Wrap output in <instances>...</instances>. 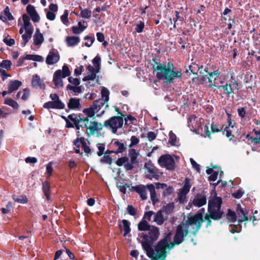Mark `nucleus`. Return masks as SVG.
<instances>
[{
    "label": "nucleus",
    "mask_w": 260,
    "mask_h": 260,
    "mask_svg": "<svg viewBox=\"0 0 260 260\" xmlns=\"http://www.w3.org/2000/svg\"><path fill=\"white\" fill-rule=\"evenodd\" d=\"M148 231L149 235L142 236L144 240L142 242L143 249L151 260H165L167 255V249L173 247V244L171 242L170 236L168 235L159 241L153 249L152 248L153 242L159 237V230L156 226H151Z\"/></svg>",
    "instance_id": "obj_1"
},
{
    "label": "nucleus",
    "mask_w": 260,
    "mask_h": 260,
    "mask_svg": "<svg viewBox=\"0 0 260 260\" xmlns=\"http://www.w3.org/2000/svg\"><path fill=\"white\" fill-rule=\"evenodd\" d=\"M153 69L158 79L169 83H173L175 79L181 78L182 75L181 71L175 70L173 64L170 62L167 64L155 62L153 65Z\"/></svg>",
    "instance_id": "obj_2"
},
{
    "label": "nucleus",
    "mask_w": 260,
    "mask_h": 260,
    "mask_svg": "<svg viewBox=\"0 0 260 260\" xmlns=\"http://www.w3.org/2000/svg\"><path fill=\"white\" fill-rule=\"evenodd\" d=\"M222 199L220 197H215L209 201L208 203V212L209 216L206 215L205 219L209 220V217L214 219L218 220L220 219L223 214V212L221 210L222 204Z\"/></svg>",
    "instance_id": "obj_3"
},
{
    "label": "nucleus",
    "mask_w": 260,
    "mask_h": 260,
    "mask_svg": "<svg viewBox=\"0 0 260 260\" xmlns=\"http://www.w3.org/2000/svg\"><path fill=\"white\" fill-rule=\"evenodd\" d=\"M189 230L193 234L192 226L189 223L188 219L183 221L177 227L176 234L174 237V242L176 244H179L184 241V238L188 234Z\"/></svg>",
    "instance_id": "obj_4"
},
{
    "label": "nucleus",
    "mask_w": 260,
    "mask_h": 260,
    "mask_svg": "<svg viewBox=\"0 0 260 260\" xmlns=\"http://www.w3.org/2000/svg\"><path fill=\"white\" fill-rule=\"evenodd\" d=\"M123 119L121 116H112L104 121V126L112 133L116 134L117 130L122 127Z\"/></svg>",
    "instance_id": "obj_5"
},
{
    "label": "nucleus",
    "mask_w": 260,
    "mask_h": 260,
    "mask_svg": "<svg viewBox=\"0 0 260 260\" xmlns=\"http://www.w3.org/2000/svg\"><path fill=\"white\" fill-rule=\"evenodd\" d=\"M174 158L178 160L180 157L178 156L169 154L162 155L158 159V163L162 168L168 170H174L175 168Z\"/></svg>",
    "instance_id": "obj_6"
},
{
    "label": "nucleus",
    "mask_w": 260,
    "mask_h": 260,
    "mask_svg": "<svg viewBox=\"0 0 260 260\" xmlns=\"http://www.w3.org/2000/svg\"><path fill=\"white\" fill-rule=\"evenodd\" d=\"M109 91L106 87H103L101 90L102 98H100L96 101H94L93 103V107L97 108L98 112H99L103 107H105V108L102 110L101 113L104 114L105 110L108 107V102L109 100Z\"/></svg>",
    "instance_id": "obj_7"
},
{
    "label": "nucleus",
    "mask_w": 260,
    "mask_h": 260,
    "mask_svg": "<svg viewBox=\"0 0 260 260\" xmlns=\"http://www.w3.org/2000/svg\"><path fill=\"white\" fill-rule=\"evenodd\" d=\"M83 121L84 126L86 128V134L89 137L98 134L103 129L104 126V124L96 121H90L89 123L88 117H85Z\"/></svg>",
    "instance_id": "obj_8"
},
{
    "label": "nucleus",
    "mask_w": 260,
    "mask_h": 260,
    "mask_svg": "<svg viewBox=\"0 0 260 260\" xmlns=\"http://www.w3.org/2000/svg\"><path fill=\"white\" fill-rule=\"evenodd\" d=\"M71 72L69 67L67 65H63L62 70H58L56 71L53 77V81L57 88L61 87L63 86L62 78H64L70 75Z\"/></svg>",
    "instance_id": "obj_9"
},
{
    "label": "nucleus",
    "mask_w": 260,
    "mask_h": 260,
    "mask_svg": "<svg viewBox=\"0 0 260 260\" xmlns=\"http://www.w3.org/2000/svg\"><path fill=\"white\" fill-rule=\"evenodd\" d=\"M145 177L150 180H159L160 176L159 170L152 163L151 161L146 162L144 165Z\"/></svg>",
    "instance_id": "obj_10"
},
{
    "label": "nucleus",
    "mask_w": 260,
    "mask_h": 260,
    "mask_svg": "<svg viewBox=\"0 0 260 260\" xmlns=\"http://www.w3.org/2000/svg\"><path fill=\"white\" fill-rule=\"evenodd\" d=\"M204 212L205 209L202 208L195 215L188 216L187 218L189 223L192 226V232L193 234H195L201 228L203 221V214Z\"/></svg>",
    "instance_id": "obj_11"
},
{
    "label": "nucleus",
    "mask_w": 260,
    "mask_h": 260,
    "mask_svg": "<svg viewBox=\"0 0 260 260\" xmlns=\"http://www.w3.org/2000/svg\"><path fill=\"white\" fill-rule=\"evenodd\" d=\"M49 97L52 101L45 103L43 105L44 108L47 109H55L59 110L64 109V104L61 102L56 93H51Z\"/></svg>",
    "instance_id": "obj_12"
},
{
    "label": "nucleus",
    "mask_w": 260,
    "mask_h": 260,
    "mask_svg": "<svg viewBox=\"0 0 260 260\" xmlns=\"http://www.w3.org/2000/svg\"><path fill=\"white\" fill-rule=\"evenodd\" d=\"M225 77L220 75L219 71L216 70L209 74L208 77L209 87L215 90L214 88L216 87L218 89V87L220 86V84H222L225 82Z\"/></svg>",
    "instance_id": "obj_13"
},
{
    "label": "nucleus",
    "mask_w": 260,
    "mask_h": 260,
    "mask_svg": "<svg viewBox=\"0 0 260 260\" xmlns=\"http://www.w3.org/2000/svg\"><path fill=\"white\" fill-rule=\"evenodd\" d=\"M110 147L114 149V151H112L113 153L118 154L122 153L126 150V144L123 140L113 139L110 143Z\"/></svg>",
    "instance_id": "obj_14"
},
{
    "label": "nucleus",
    "mask_w": 260,
    "mask_h": 260,
    "mask_svg": "<svg viewBox=\"0 0 260 260\" xmlns=\"http://www.w3.org/2000/svg\"><path fill=\"white\" fill-rule=\"evenodd\" d=\"M190 188V180L189 178H186L183 187L180 189L178 192L177 201L180 203H184L186 201V196L189 192Z\"/></svg>",
    "instance_id": "obj_15"
},
{
    "label": "nucleus",
    "mask_w": 260,
    "mask_h": 260,
    "mask_svg": "<svg viewBox=\"0 0 260 260\" xmlns=\"http://www.w3.org/2000/svg\"><path fill=\"white\" fill-rule=\"evenodd\" d=\"M73 143L74 145L76 146V147L74 148V149L76 153H80L79 143H80L81 144L82 148L83 149L84 152L87 156H89L91 154V149L87 145L86 140L84 138L81 137L80 138H77L74 141Z\"/></svg>",
    "instance_id": "obj_16"
},
{
    "label": "nucleus",
    "mask_w": 260,
    "mask_h": 260,
    "mask_svg": "<svg viewBox=\"0 0 260 260\" xmlns=\"http://www.w3.org/2000/svg\"><path fill=\"white\" fill-rule=\"evenodd\" d=\"M25 21V32L21 36L22 42L21 43V46L23 47H24L26 43L30 40L34 32L33 26L28 23L27 20Z\"/></svg>",
    "instance_id": "obj_17"
},
{
    "label": "nucleus",
    "mask_w": 260,
    "mask_h": 260,
    "mask_svg": "<svg viewBox=\"0 0 260 260\" xmlns=\"http://www.w3.org/2000/svg\"><path fill=\"white\" fill-rule=\"evenodd\" d=\"M60 56L56 50H51L46 58V63L48 65H53L58 62Z\"/></svg>",
    "instance_id": "obj_18"
},
{
    "label": "nucleus",
    "mask_w": 260,
    "mask_h": 260,
    "mask_svg": "<svg viewBox=\"0 0 260 260\" xmlns=\"http://www.w3.org/2000/svg\"><path fill=\"white\" fill-rule=\"evenodd\" d=\"M132 189L138 193L142 200H145L147 199V186L140 184L132 186Z\"/></svg>",
    "instance_id": "obj_19"
},
{
    "label": "nucleus",
    "mask_w": 260,
    "mask_h": 260,
    "mask_svg": "<svg viewBox=\"0 0 260 260\" xmlns=\"http://www.w3.org/2000/svg\"><path fill=\"white\" fill-rule=\"evenodd\" d=\"M11 61L9 60H3L0 63V75L3 81L6 80L9 76L6 70L3 69L8 70L11 68Z\"/></svg>",
    "instance_id": "obj_20"
},
{
    "label": "nucleus",
    "mask_w": 260,
    "mask_h": 260,
    "mask_svg": "<svg viewBox=\"0 0 260 260\" xmlns=\"http://www.w3.org/2000/svg\"><path fill=\"white\" fill-rule=\"evenodd\" d=\"M200 124L201 123L198 122L197 117L196 116L191 115L188 117L187 126L191 131H199Z\"/></svg>",
    "instance_id": "obj_21"
},
{
    "label": "nucleus",
    "mask_w": 260,
    "mask_h": 260,
    "mask_svg": "<svg viewBox=\"0 0 260 260\" xmlns=\"http://www.w3.org/2000/svg\"><path fill=\"white\" fill-rule=\"evenodd\" d=\"M115 163L119 167L123 166L126 171L132 170L134 168V166L132 163H130L128 158L126 156H123L118 158Z\"/></svg>",
    "instance_id": "obj_22"
},
{
    "label": "nucleus",
    "mask_w": 260,
    "mask_h": 260,
    "mask_svg": "<svg viewBox=\"0 0 260 260\" xmlns=\"http://www.w3.org/2000/svg\"><path fill=\"white\" fill-rule=\"evenodd\" d=\"M207 203L206 197L204 193H198L193 198L192 203V204L198 207H200Z\"/></svg>",
    "instance_id": "obj_23"
},
{
    "label": "nucleus",
    "mask_w": 260,
    "mask_h": 260,
    "mask_svg": "<svg viewBox=\"0 0 260 260\" xmlns=\"http://www.w3.org/2000/svg\"><path fill=\"white\" fill-rule=\"evenodd\" d=\"M218 89L221 95H225L230 96V94L234 93L235 89L231 84L226 83L224 85H221L218 87Z\"/></svg>",
    "instance_id": "obj_24"
},
{
    "label": "nucleus",
    "mask_w": 260,
    "mask_h": 260,
    "mask_svg": "<svg viewBox=\"0 0 260 260\" xmlns=\"http://www.w3.org/2000/svg\"><path fill=\"white\" fill-rule=\"evenodd\" d=\"M31 86L34 88L39 87L41 89H45V84L44 83V79L41 78L38 75H34L32 77Z\"/></svg>",
    "instance_id": "obj_25"
},
{
    "label": "nucleus",
    "mask_w": 260,
    "mask_h": 260,
    "mask_svg": "<svg viewBox=\"0 0 260 260\" xmlns=\"http://www.w3.org/2000/svg\"><path fill=\"white\" fill-rule=\"evenodd\" d=\"M87 69L88 71L87 75L83 78V81L94 80L96 78V74L99 72V70L94 69V67L91 65H88Z\"/></svg>",
    "instance_id": "obj_26"
},
{
    "label": "nucleus",
    "mask_w": 260,
    "mask_h": 260,
    "mask_svg": "<svg viewBox=\"0 0 260 260\" xmlns=\"http://www.w3.org/2000/svg\"><path fill=\"white\" fill-rule=\"evenodd\" d=\"M26 12L29 15L31 20L34 22H39L40 20V17L37 13L35 8L31 5H28L26 7Z\"/></svg>",
    "instance_id": "obj_27"
},
{
    "label": "nucleus",
    "mask_w": 260,
    "mask_h": 260,
    "mask_svg": "<svg viewBox=\"0 0 260 260\" xmlns=\"http://www.w3.org/2000/svg\"><path fill=\"white\" fill-rule=\"evenodd\" d=\"M80 107V100L79 99L71 98L68 103V108L69 110L78 109Z\"/></svg>",
    "instance_id": "obj_28"
},
{
    "label": "nucleus",
    "mask_w": 260,
    "mask_h": 260,
    "mask_svg": "<svg viewBox=\"0 0 260 260\" xmlns=\"http://www.w3.org/2000/svg\"><path fill=\"white\" fill-rule=\"evenodd\" d=\"M34 43L36 46H40L44 41L43 35L40 32V29L37 28L33 36Z\"/></svg>",
    "instance_id": "obj_29"
},
{
    "label": "nucleus",
    "mask_w": 260,
    "mask_h": 260,
    "mask_svg": "<svg viewBox=\"0 0 260 260\" xmlns=\"http://www.w3.org/2000/svg\"><path fill=\"white\" fill-rule=\"evenodd\" d=\"M148 189L150 193V199L153 205H155L158 202V199L155 192V187L153 184H150L147 185Z\"/></svg>",
    "instance_id": "obj_30"
},
{
    "label": "nucleus",
    "mask_w": 260,
    "mask_h": 260,
    "mask_svg": "<svg viewBox=\"0 0 260 260\" xmlns=\"http://www.w3.org/2000/svg\"><path fill=\"white\" fill-rule=\"evenodd\" d=\"M121 222L122 223V225L119 224V225L121 231H123L124 232L123 236L126 237L131 231V223L127 220L126 219H123L121 221Z\"/></svg>",
    "instance_id": "obj_31"
},
{
    "label": "nucleus",
    "mask_w": 260,
    "mask_h": 260,
    "mask_svg": "<svg viewBox=\"0 0 260 260\" xmlns=\"http://www.w3.org/2000/svg\"><path fill=\"white\" fill-rule=\"evenodd\" d=\"M42 190L46 200L48 201L50 200V185L48 182L45 181L42 183Z\"/></svg>",
    "instance_id": "obj_32"
},
{
    "label": "nucleus",
    "mask_w": 260,
    "mask_h": 260,
    "mask_svg": "<svg viewBox=\"0 0 260 260\" xmlns=\"http://www.w3.org/2000/svg\"><path fill=\"white\" fill-rule=\"evenodd\" d=\"M21 85V82L18 80H12L10 81L8 88L9 89V91L12 93L17 90Z\"/></svg>",
    "instance_id": "obj_33"
},
{
    "label": "nucleus",
    "mask_w": 260,
    "mask_h": 260,
    "mask_svg": "<svg viewBox=\"0 0 260 260\" xmlns=\"http://www.w3.org/2000/svg\"><path fill=\"white\" fill-rule=\"evenodd\" d=\"M139 155V153L135 149H130L128 150V157L130 158V163L133 165L138 163L137 157Z\"/></svg>",
    "instance_id": "obj_34"
},
{
    "label": "nucleus",
    "mask_w": 260,
    "mask_h": 260,
    "mask_svg": "<svg viewBox=\"0 0 260 260\" xmlns=\"http://www.w3.org/2000/svg\"><path fill=\"white\" fill-rule=\"evenodd\" d=\"M97 112H98L97 108L93 107V104L90 107L85 108L83 110V113L87 116L86 117H88V118L93 117Z\"/></svg>",
    "instance_id": "obj_35"
},
{
    "label": "nucleus",
    "mask_w": 260,
    "mask_h": 260,
    "mask_svg": "<svg viewBox=\"0 0 260 260\" xmlns=\"http://www.w3.org/2000/svg\"><path fill=\"white\" fill-rule=\"evenodd\" d=\"M68 46L73 47L77 45L80 42V38L77 36H69L66 38Z\"/></svg>",
    "instance_id": "obj_36"
},
{
    "label": "nucleus",
    "mask_w": 260,
    "mask_h": 260,
    "mask_svg": "<svg viewBox=\"0 0 260 260\" xmlns=\"http://www.w3.org/2000/svg\"><path fill=\"white\" fill-rule=\"evenodd\" d=\"M67 90L71 91L74 95H77L82 92L81 86H73L71 84H68L67 86Z\"/></svg>",
    "instance_id": "obj_37"
},
{
    "label": "nucleus",
    "mask_w": 260,
    "mask_h": 260,
    "mask_svg": "<svg viewBox=\"0 0 260 260\" xmlns=\"http://www.w3.org/2000/svg\"><path fill=\"white\" fill-rule=\"evenodd\" d=\"M164 221L165 219L161 211H157L154 215L153 221L155 222L158 225H161Z\"/></svg>",
    "instance_id": "obj_38"
},
{
    "label": "nucleus",
    "mask_w": 260,
    "mask_h": 260,
    "mask_svg": "<svg viewBox=\"0 0 260 260\" xmlns=\"http://www.w3.org/2000/svg\"><path fill=\"white\" fill-rule=\"evenodd\" d=\"M254 133L255 135V137H253L252 136H250V135L248 134L246 136V138L248 140H251V142L257 144L259 143L260 144V129L258 131H255Z\"/></svg>",
    "instance_id": "obj_39"
},
{
    "label": "nucleus",
    "mask_w": 260,
    "mask_h": 260,
    "mask_svg": "<svg viewBox=\"0 0 260 260\" xmlns=\"http://www.w3.org/2000/svg\"><path fill=\"white\" fill-rule=\"evenodd\" d=\"M237 214L239 217L238 219V222L239 223H241L243 221L248 220V217L247 216V214L244 212V211L241 208H240L237 211Z\"/></svg>",
    "instance_id": "obj_40"
},
{
    "label": "nucleus",
    "mask_w": 260,
    "mask_h": 260,
    "mask_svg": "<svg viewBox=\"0 0 260 260\" xmlns=\"http://www.w3.org/2000/svg\"><path fill=\"white\" fill-rule=\"evenodd\" d=\"M248 108L247 107H239L237 109L238 116L242 119L245 118L248 115Z\"/></svg>",
    "instance_id": "obj_41"
},
{
    "label": "nucleus",
    "mask_w": 260,
    "mask_h": 260,
    "mask_svg": "<svg viewBox=\"0 0 260 260\" xmlns=\"http://www.w3.org/2000/svg\"><path fill=\"white\" fill-rule=\"evenodd\" d=\"M26 60H31L38 62H43L44 58L40 55L36 54H27L25 56Z\"/></svg>",
    "instance_id": "obj_42"
},
{
    "label": "nucleus",
    "mask_w": 260,
    "mask_h": 260,
    "mask_svg": "<svg viewBox=\"0 0 260 260\" xmlns=\"http://www.w3.org/2000/svg\"><path fill=\"white\" fill-rule=\"evenodd\" d=\"M147 221L145 220H142L138 224V230L141 231H148L151 228Z\"/></svg>",
    "instance_id": "obj_43"
},
{
    "label": "nucleus",
    "mask_w": 260,
    "mask_h": 260,
    "mask_svg": "<svg viewBox=\"0 0 260 260\" xmlns=\"http://www.w3.org/2000/svg\"><path fill=\"white\" fill-rule=\"evenodd\" d=\"M4 104L12 107L14 109H18L19 108L18 103L11 98H5L4 100Z\"/></svg>",
    "instance_id": "obj_44"
},
{
    "label": "nucleus",
    "mask_w": 260,
    "mask_h": 260,
    "mask_svg": "<svg viewBox=\"0 0 260 260\" xmlns=\"http://www.w3.org/2000/svg\"><path fill=\"white\" fill-rule=\"evenodd\" d=\"M12 198L17 203L21 204H26L27 203V199L25 195H21L19 196L13 195Z\"/></svg>",
    "instance_id": "obj_45"
},
{
    "label": "nucleus",
    "mask_w": 260,
    "mask_h": 260,
    "mask_svg": "<svg viewBox=\"0 0 260 260\" xmlns=\"http://www.w3.org/2000/svg\"><path fill=\"white\" fill-rule=\"evenodd\" d=\"M174 203H169L164 206V211L167 214H171L174 211Z\"/></svg>",
    "instance_id": "obj_46"
},
{
    "label": "nucleus",
    "mask_w": 260,
    "mask_h": 260,
    "mask_svg": "<svg viewBox=\"0 0 260 260\" xmlns=\"http://www.w3.org/2000/svg\"><path fill=\"white\" fill-rule=\"evenodd\" d=\"M22 20H23V26H22L20 29H19V33L21 35V36L22 35V34H24V31L25 30V21L26 20H27V21H28V23H29V24H31L30 22V18H29V17L24 14L22 15Z\"/></svg>",
    "instance_id": "obj_47"
},
{
    "label": "nucleus",
    "mask_w": 260,
    "mask_h": 260,
    "mask_svg": "<svg viewBox=\"0 0 260 260\" xmlns=\"http://www.w3.org/2000/svg\"><path fill=\"white\" fill-rule=\"evenodd\" d=\"M169 142L173 146H177L178 143L176 135L172 131L169 133Z\"/></svg>",
    "instance_id": "obj_48"
},
{
    "label": "nucleus",
    "mask_w": 260,
    "mask_h": 260,
    "mask_svg": "<svg viewBox=\"0 0 260 260\" xmlns=\"http://www.w3.org/2000/svg\"><path fill=\"white\" fill-rule=\"evenodd\" d=\"M229 84H231L232 86L235 88L236 90H239V84L238 82L236 80V79L234 77L233 74H231V76L230 79L229 80Z\"/></svg>",
    "instance_id": "obj_49"
},
{
    "label": "nucleus",
    "mask_w": 260,
    "mask_h": 260,
    "mask_svg": "<svg viewBox=\"0 0 260 260\" xmlns=\"http://www.w3.org/2000/svg\"><path fill=\"white\" fill-rule=\"evenodd\" d=\"M101 161L104 164H111L112 158L109 155H108V151H106L105 155L101 158Z\"/></svg>",
    "instance_id": "obj_50"
},
{
    "label": "nucleus",
    "mask_w": 260,
    "mask_h": 260,
    "mask_svg": "<svg viewBox=\"0 0 260 260\" xmlns=\"http://www.w3.org/2000/svg\"><path fill=\"white\" fill-rule=\"evenodd\" d=\"M4 17H6L7 21L8 20L11 21L14 19V17L10 12V9L8 6H7L4 10Z\"/></svg>",
    "instance_id": "obj_51"
},
{
    "label": "nucleus",
    "mask_w": 260,
    "mask_h": 260,
    "mask_svg": "<svg viewBox=\"0 0 260 260\" xmlns=\"http://www.w3.org/2000/svg\"><path fill=\"white\" fill-rule=\"evenodd\" d=\"M101 58L99 55H96L92 60V63L94 66V69L99 71L100 66L101 64Z\"/></svg>",
    "instance_id": "obj_52"
},
{
    "label": "nucleus",
    "mask_w": 260,
    "mask_h": 260,
    "mask_svg": "<svg viewBox=\"0 0 260 260\" xmlns=\"http://www.w3.org/2000/svg\"><path fill=\"white\" fill-rule=\"evenodd\" d=\"M227 218L230 222H234L236 220V214L235 212L229 210L227 214Z\"/></svg>",
    "instance_id": "obj_53"
},
{
    "label": "nucleus",
    "mask_w": 260,
    "mask_h": 260,
    "mask_svg": "<svg viewBox=\"0 0 260 260\" xmlns=\"http://www.w3.org/2000/svg\"><path fill=\"white\" fill-rule=\"evenodd\" d=\"M200 129H201L203 132V134L205 135V136L209 137L210 132L209 131L208 126L206 124H201L199 127V130Z\"/></svg>",
    "instance_id": "obj_54"
},
{
    "label": "nucleus",
    "mask_w": 260,
    "mask_h": 260,
    "mask_svg": "<svg viewBox=\"0 0 260 260\" xmlns=\"http://www.w3.org/2000/svg\"><path fill=\"white\" fill-rule=\"evenodd\" d=\"M91 11L87 9L81 10L80 15L81 16L85 19H88L90 17Z\"/></svg>",
    "instance_id": "obj_55"
},
{
    "label": "nucleus",
    "mask_w": 260,
    "mask_h": 260,
    "mask_svg": "<svg viewBox=\"0 0 260 260\" xmlns=\"http://www.w3.org/2000/svg\"><path fill=\"white\" fill-rule=\"evenodd\" d=\"M84 40L86 41L85 43V45L86 47H89L92 45V44L94 42V38L92 37H90L89 36H86L84 37Z\"/></svg>",
    "instance_id": "obj_56"
},
{
    "label": "nucleus",
    "mask_w": 260,
    "mask_h": 260,
    "mask_svg": "<svg viewBox=\"0 0 260 260\" xmlns=\"http://www.w3.org/2000/svg\"><path fill=\"white\" fill-rule=\"evenodd\" d=\"M144 26V22L143 21H140L136 24L135 30L138 33H141L143 31Z\"/></svg>",
    "instance_id": "obj_57"
},
{
    "label": "nucleus",
    "mask_w": 260,
    "mask_h": 260,
    "mask_svg": "<svg viewBox=\"0 0 260 260\" xmlns=\"http://www.w3.org/2000/svg\"><path fill=\"white\" fill-rule=\"evenodd\" d=\"M68 15V10H66L64 11L63 15H62L60 17L61 21L64 24L67 25L69 22Z\"/></svg>",
    "instance_id": "obj_58"
},
{
    "label": "nucleus",
    "mask_w": 260,
    "mask_h": 260,
    "mask_svg": "<svg viewBox=\"0 0 260 260\" xmlns=\"http://www.w3.org/2000/svg\"><path fill=\"white\" fill-rule=\"evenodd\" d=\"M131 144L129 145V147H132L137 145L139 143V139L135 136H133L131 138Z\"/></svg>",
    "instance_id": "obj_59"
},
{
    "label": "nucleus",
    "mask_w": 260,
    "mask_h": 260,
    "mask_svg": "<svg viewBox=\"0 0 260 260\" xmlns=\"http://www.w3.org/2000/svg\"><path fill=\"white\" fill-rule=\"evenodd\" d=\"M87 27V26H83V27L79 28L77 26H73L72 28V31L75 34H79L81 33Z\"/></svg>",
    "instance_id": "obj_60"
},
{
    "label": "nucleus",
    "mask_w": 260,
    "mask_h": 260,
    "mask_svg": "<svg viewBox=\"0 0 260 260\" xmlns=\"http://www.w3.org/2000/svg\"><path fill=\"white\" fill-rule=\"evenodd\" d=\"M68 81L73 86H79L80 82L79 79L74 78L72 77H70L68 78Z\"/></svg>",
    "instance_id": "obj_61"
},
{
    "label": "nucleus",
    "mask_w": 260,
    "mask_h": 260,
    "mask_svg": "<svg viewBox=\"0 0 260 260\" xmlns=\"http://www.w3.org/2000/svg\"><path fill=\"white\" fill-rule=\"evenodd\" d=\"M126 210L127 213L132 216H135L136 214L137 210L132 205H128Z\"/></svg>",
    "instance_id": "obj_62"
},
{
    "label": "nucleus",
    "mask_w": 260,
    "mask_h": 260,
    "mask_svg": "<svg viewBox=\"0 0 260 260\" xmlns=\"http://www.w3.org/2000/svg\"><path fill=\"white\" fill-rule=\"evenodd\" d=\"M244 193V191L240 189L237 190L236 192H233L232 193V196L236 199H240L243 196Z\"/></svg>",
    "instance_id": "obj_63"
},
{
    "label": "nucleus",
    "mask_w": 260,
    "mask_h": 260,
    "mask_svg": "<svg viewBox=\"0 0 260 260\" xmlns=\"http://www.w3.org/2000/svg\"><path fill=\"white\" fill-rule=\"evenodd\" d=\"M136 121V119L131 115H128L126 118H125V123L127 125L130 124L131 123H134Z\"/></svg>",
    "instance_id": "obj_64"
}]
</instances>
